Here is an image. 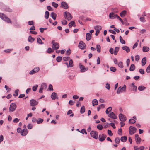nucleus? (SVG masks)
Returning <instances> with one entry per match:
<instances>
[{
    "label": "nucleus",
    "mask_w": 150,
    "mask_h": 150,
    "mask_svg": "<svg viewBox=\"0 0 150 150\" xmlns=\"http://www.w3.org/2000/svg\"><path fill=\"white\" fill-rule=\"evenodd\" d=\"M47 87V86L46 83H42L41 86V88L43 89H45Z\"/></svg>",
    "instance_id": "obj_38"
},
{
    "label": "nucleus",
    "mask_w": 150,
    "mask_h": 150,
    "mask_svg": "<svg viewBox=\"0 0 150 150\" xmlns=\"http://www.w3.org/2000/svg\"><path fill=\"white\" fill-rule=\"evenodd\" d=\"M17 106L15 103H11L10 104L9 108L10 112H11L14 111L16 109Z\"/></svg>",
    "instance_id": "obj_4"
},
{
    "label": "nucleus",
    "mask_w": 150,
    "mask_h": 150,
    "mask_svg": "<svg viewBox=\"0 0 150 150\" xmlns=\"http://www.w3.org/2000/svg\"><path fill=\"white\" fill-rule=\"evenodd\" d=\"M94 28L96 30H98V31H100L102 29V27L100 25H96L94 26Z\"/></svg>",
    "instance_id": "obj_27"
},
{
    "label": "nucleus",
    "mask_w": 150,
    "mask_h": 150,
    "mask_svg": "<svg viewBox=\"0 0 150 150\" xmlns=\"http://www.w3.org/2000/svg\"><path fill=\"white\" fill-rule=\"evenodd\" d=\"M119 50V48L118 47H116L115 48L114 52V54L115 55H116L117 54Z\"/></svg>",
    "instance_id": "obj_31"
},
{
    "label": "nucleus",
    "mask_w": 150,
    "mask_h": 150,
    "mask_svg": "<svg viewBox=\"0 0 150 150\" xmlns=\"http://www.w3.org/2000/svg\"><path fill=\"white\" fill-rule=\"evenodd\" d=\"M70 59V57H63L62 58V59L64 61H66L69 60Z\"/></svg>",
    "instance_id": "obj_52"
},
{
    "label": "nucleus",
    "mask_w": 150,
    "mask_h": 150,
    "mask_svg": "<svg viewBox=\"0 0 150 150\" xmlns=\"http://www.w3.org/2000/svg\"><path fill=\"white\" fill-rule=\"evenodd\" d=\"M54 52V50L52 48L49 47L47 49V52L48 53H50Z\"/></svg>",
    "instance_id": "obj_43"
},
{
    "label": "nucleus",
    "mask_w": 150,
    "mask_h": 150,
    "mask_svg": "<svg viewBox=\"0 0 150 150\" xmlns=\"http://www.w3.org/2000/svg\"><path fill=\"white\" fill-rule=\"evenodd\" d=\"M108 134L110 136H112L113 135V134L112 132V131L110 130H108Z\"/></svg>",
    "instance_id": "obj_51"
},
{
    "label": "nucleus",
    "mask_w": 150,
    "mask_h": 150,
    "mask_svg": "<svg viewBox=\"0 0 150 150\" xmlns=\"http://www.w3.org/2000/svg\"><path fill=\"white\" fill-rule=\"evenodd\" d=\"M146 71V72L148 73L150 72V64H149L147 67Z\"/></svg>",
    "instance_id": "obj_56"
},
{
    "label": "nucleus",
    "mask_w": 150,
    "mask_h": 150,
    "mask_svg": "<svg viewBox=\"0 0 150 150\" xmlns=\"http://www.w3.org/2000/svg\"><path fill=\"white\" fill-rule=\"evenodd\" d=\"M85 112V108L84 106H82L80 110V113L81 114L84 113Z\"/></svg>",
    "instance_id": "obj_34"
},
{
    "label": "nucleus",
    "mask_w": 150,
    "mask_h": 150,
    "mask_svg": "<svg viewBox=\"0 0 150 150\" xmlns=\"http://www.w3.org/2000/svg\"><path fill=\"white\" fill-rule=\"evenodd\" d=\"M52 5L55 8H57L58 6V4L54 2H52Z\"/></svg>",
    "instance_id": "obj_45"
},
{
    "label": "nucleus",
    "mask_w": 150,
    "mask_h": 150,
    "mask_svg": "<svg viewBox=\"0 0 150 150\" xmlns=\"http://www.w3.org/2000/svg\"><path fill=\"white\" fill-rule=\"evenodd\" d=\"M64 16L65 18L68 21L70 20L72 18V16L69 12H65L64 13Z\"/></svg>",
    "instance_id": "obj_2"
},
{
    "label": "nucleus",
    "mask_w": 150,
    "mask_h": 150,
    "mask_svg": "<svg viewBox=\"0 0 150 150\" xmlns=\"http://www.w3.org/2000/svg\"><path fill=\"white\" fill-rule=\"evenodd\" d=\"M38 86L37 85H36L35 86H33L32 88L33 91H36L38 87Z\"/></svg>",
    "instance_id": "obj_47"
},
{
    "label": "nucleus",
    "mask_w": 150,
    "mask_h": 150,
    "mask_svg": "<svg viewBox=\"0 0 150 150\" xmlns=\"http://www.w3.org/2000/svg\"><path fill=\"white\" fill-rule=\"evenodd\" d=\"M146 62V59L145 57L143 58L142 60V66H144L145 65Z\"/></svg>",
    "instance_id": "obj_23"
},
{
    "label": "nucleus",
    "mask_w": 150,
    "mask_h": 150,
    "mask_svg": "<svg viewBox=\"0 0 150 150\" xmlns=\"http://www.w3.org/2000/svg\"><path fill=\"white\" fill-rule=\"evenodd\" d=\"M91 137L95 139H97L98 137V133L97 132L95 131H92L90 133Z\"/></svg>",
    "instance_id": "obj_5"
},
{
    "label": "nucleus",
    "mask_w": 150,
    "mask_h": 150,
    "mask_svg": "<svg viewBox=\"0 0 150 150\" xmlns=\"http://www.w3.org/2000/svg\"><path fill=\"white\" fill-rule=\"evenodd\" d=\"M39 68L38 67H36L30 71L29 72V74L31 75L33 74L36 73L38 72L39 71Z\"/></svg>",
    "instance_id": "obj_12"
},
{
    "label": "nucleus",
    "mask_w": 150,
    "mask_h": 150,
    "mask_svg": "<svg viewBox=\"0 0 150 150\" xmlns=\"http://www.w3.org/2000/svg\"><path fill=\"white\" fill-rule=\"evenodd\" d=\"M117 64L119 67L121 68H122L123 67V64L122 62H119Z\"/></svg>",
    "instance_id": "obj_36"
},
{
    "label": "nucleus",
    "mask_w": 150,
    "mask_h": 150,
    "mask_svg": "<svg viewBox=\"0 0 150 150\" xmlns=\"http://www.w3.org/2000/svg\"><path fill=\"white\" fill-rule=\"evenodd\" d=\"M28 133V130L26 129H25L22 130L21 134V135L25 136Z\"/></svg>",
    "instance_id": "obj_19"
},
{
    "label": "nucleus",
    "mask_w": 150,
    "mask_h": 150,
    "mask_svg": "<svg viewBox=\"0 0 150 150\" xmlns=\"http://www.w3.org/2000/svg\"><path fill=\"white\" fill-rule=\"evenodd\" d=\"M62 59V57L60 56H58L56 58V61L58 62H60Z\"/></svg>",
    "instance_id": "obj_50"
},
{
    "label": "nucleus",
    "mask_w": 150,
    "mask_h": 150,
    "mask_svg": "<svg viewBox=\"0 0 150 150\" xmlns=\"http://www.w3.org/2000/svg\"><path fill=\"white\" fill-rule=\"evenodd\" d=\"M118 133L119 135H122V130L121 128L119 129Z\"/></svg>",
    "instance_id": "obj_59"
},
{
    "label": "nucleus",
    "mask_w": 150,
    "mask_h": 150,
    "mask_svg": "<svg viewBox=\"0 0 150 150\" xmlns=\"http://www.w3.org/2000/svg\"><path fill=\"white\" fill-rule=\"evenodd\" d=\"M122 49L125 50L127 52H129L130 51L129 48L127 46H124L122 47Z\"/></svg>",
    "instance_id": "obj_20"
},
{
    "label": "nucleus",
    "mask_w": 150,
    "mask_h": 150,
    "mask_svg": "<svg viewBox=\"0 0 150 150\" xmlns=\"http://www.w3.org/2000/svg\"><path fill=\"white\" fill-rule=\"evenodd\" d=\"M49 16V12L48 11H46L45 12V18L46 19H47L48 18Z\"/></svg>",
    "instance_id": "obj_41"
},
{
    "label": "nucleus",
    "mask_w": 150,
    "mask_h": 150,
    "mask_svg": "<svg viewBox=\"0 0 150 150\" xmlns=\"http://www.w3.org/2000/svg\"><path fill=\"white\" fill-rule=\"evenodd\" d=\"M51 44L52 45V47L53 50H56L59 48V43L55 42L54 40L52 41Z\"/></svg>",
    "instance_id": "obj_3"
},
{
    "label": "nucleus",
    "mask_w": 150,
    "mask_h": 150,
    "mask_svg": "<svg viewBox=\"0 0 150 150\" xmlns=\"http://www.w3.org/2000/svg\"><path fill=\"white\" fill-rule=\"evenodd\" d=\"M35 40V38H34L30 36H29L28 38V41L30 42H33Z\"/></svg>",
    "instance_id": "obj_25"
},
{
    "label": "nucleus",
    "mask_w": 150,
    "mask_h": 150,
    "mask_svg": "<svg viewBox=\"0 0 150 150\" xmlns=\"http://www.w3.org/2000/svg\"><path fill=\"white\" fill-rule=\"evenodd\" d=\"M78 46L79 48L81 49H83L85 48L86 45L85 43L82 41H80L79 43Z\"/></svg>",
    "instance_id": "obj_10"
},
{
    "label": "nucleus",
    "mask_w": 150,
    "mask_h": 150,
    "mask_svg": "<svg viewBox=\"0 0 150 150\" xmlns=\"http://www.w3.org/2000/svg\"><path fill=\"white\" fill-rule=\"evenodd\" d=\"M96 48L97 51L98 52H100V46L99 45H96Z\"/></svg>",
    "instance_id": "obj_40"
},
{
    "label": "nucleus",
    "mask_w": 150,
    "mask_h": 150,
    "mask_svg": "<svg viewBox=\"0 0 150 150\" xmlns=\"http://www.w3.org/2000/svg\"><path fill=\"white\" fill-rule=\"evenodd\" d=\"M120 38V42L124 44H125V41L123 40L122 37L120 36L119 37Z\"/></svg>",
    "instance_id": "obj_37"
},
{
    "label": "nucleus",
    "mask_w": 150,
    "mask_h": 150,
    "mask_svg": "<svg viewBox=\"0 0 150 150\" xmlns=\"http://www.w3.org/2000/svg\"><path fill=\"white\" fill-rule=\"evenodd\" d=\"M43 121V120L42 119H39V120H38L37 121V123L39 124L42 123Z\"/></svg>",
    "instance_id": "obj_57"
},
{
    "label": "nucleus",
    "mask_w": 150,
    "mask_h": 150,
    "mask_svg": "<svg viewBox=\"0 0 150 150\" xmlns=\"http://www.w3.org/2000/svg\"><path fill=\"white\" fill-rule=\"evenodd\" d=\"M135 139L136 141V142L137 144H139L140 143V141L141 140V139L139 137V135L136 134L135 135Z\"/></svg>",
    "instance_id": "obj_13"
},
{
    "label": "nucleus",
    "mask_w": 150,
    "mask_h": 150,
    "mask_svg": "<svg viewBox=\"0 0 150 150\" xmlns=\"http://www.w3.org/2000/svg\"><path fill=\"white\" fill-rule=\"evenodd\" d=\"M139 72L142 74H144V70L142 69H139Z\"/></svg>",
    "instance_id": "obj_61"
},
{
    "label": "nucleus",
    "mask_w": 150,
    "mask_h": 150,
    "mask_svg": "<svg viewBox=\"0 0 150 150\" xmlns=\"http://www.w3.org/2000/svg\"><path fill=\"white\" fill-rule=\"evenodd\" d=\"M86 40L87 41L90 40L91 38V35L89 33H87L86 34Z\"/></svg>",
    "instance_id": "obj_24"
},
{
    "label": "nucleus",
    "mask_w": 150,
    "mask_h": 150,
    "mask_svg": "<svg viewBox=\"0 0 150 150\" xmlns=\"http://www.w3.org/2000/svg\"><path fill=\"white\" fill-rule=\"evenodd\" d=\"M149 50V48L147 47L144 46L143 47L142 50L144 52H146L148 51Z\"/></svg>",
    "instance_id": "obj_30"
},
{
    "label": "nucleus",
    "mask_w": 150,
    "mask_h": 150,
    "mask_svg": "<svg viewBox=\"0 0 150 150\" xmlns=\"http://www.w3.org/2000/svg\"><path fill=\"white\" fill-rule=\"evenodd\" d=\"M71 53V50L70 49H68L66 52V54L67 55H69Z\"/></svg>",
    "instance_id": "obj_53"
},
{
    "label": "nucleus",
    "mask_w": 150,
    "mask_h": 150,
    "mask_svg": "<svg viewBox=\"0 0 150 150\" xmlns=\"http://www.w3.org/2000/svg\"><path fill=\"white\" fill-rule=\"evenodd\" d=\"M0 17L4 21L7 23H11L10 19L6 15L0 13Z\"/></svg>",
    "instance_id": "obj_1"
},
{
    "label": "nucleus",
    "mask_w": 150,
    "mask_h": 150,
    "mask_svg": "<svg viewBox=\"0 0 150 150\" xmlns=\"http://www.w3.org/2000/svg\"><path fill=\"white\" fill-rule=\"evenodd\" d=\"M135 66L134 64H132L129 68V70L131 71H133L135 69Z\"/></svg>",
    "instance_id": "obj_29"
},
{
    "label": "nucleus",
    "mask_w": 150,
    "mask_h": 150,
    "mask_svg": "<svg viewBox=\"0 0 150 150\" xmlns=\"http://www.w3.org/2000/svg\"><path fill=\"white\" fill-rule=\"evenodd\" d=\"M112 109V108L111 107H109L106 110V113L107 114H108L109 112L111 111Z\"/></svg>",
    "instance_id": "obj_32"
},
{
    "label": "nucleus",
    "mask_w": 150,
    "mask_h": 150,
    "mask_svg": "<svg viewBox=\"0 0 150 150\" xmlns=\"http://www.w3.org/2000/svg\"><path fill=\"white\" fill-rule=\"evenodd\" d=\"M108 116L114 119H115L117 118V117L116 116L115 113L113 112H111L108 115Z\"/></svg>",
    "instance_id": "obj_18"
},
{
    "label": "nucleus",
    "mask_w": 150,
    "mask_h": 150,
    "mask_svg": "<svg viewBox=\"0 0 150 150\" xmlns=\"http://www.w3.org/2000/svg\"><path fill=\"white\" fill-rule=\"evenodd\" d=\"M129 122L131 123H134L136 122V121L135 119H131L129 120Z\"/></svg>",
    "instance_id": "obj_44"
},
{
    "label": "nucleus",
    "mask_w": 150,
    "mask_h": 150,
    "mask_svg": "<svg viewBox=\"0 0 150 150\" xmlns=\"http://www.w3.org/2000/svg\"><path fill=\"white\" fill-rule=\"evenodd\" d=\"M126 14V12L125 11H122L120 14V15L121 17H124Z\"/></svg>",
    "instance_id": "obj_28"
},
{
    "label": "nucleus",
    "mask_w": 150,
    "mask_h": 150,
    "mask_svg": "<svg viewBox=\"0 0 150 150\" xmlns=\"http://www.w3.org/2000/svg\"><path fill=\"white\" fill-rule=\"evenodd\" d=\"M80 132L83 134H85L86 135L87 134V132L86 131L85 129H83L81 130Z\"/></svg>",
    "instance_id": "obj_54"
},
{
    "label": "nucleus",
    "mask_w": 150,
    "mask_h": 150,
    "mask_svg": "<svg viewBox=\"0 0 150 150\" xmlns=\"http://www.w3.org/2000/svg\"><path fill=\"white\" fill-rule=\"evenodd\" d=\"M142 17H141L140 18V20L142 22H144L145 21V19L143 17V15H142Z\"/></svg>",
    "instance_id": "obj_55"
},
{
    "label": "nucleus",
    "mask_w": 150,
    "mask_h": 150,
    "mask_svg": "<svg viewBox=\"0 0 150 150\" xmlns=\"http://www.w3.org/2000/svg\"><path fill=\"white\" fill-rule=\"evenodd\" d=\"M51 97V98L53 100H55L56 99H58L57 94L55 92H53L52 93Z\"/></svg>",
    "instance_id": "obj_17"
},
{
    "label": "nucleus",
    "mask_w": 150,
    "mask_h": 150,
    "mask_svg": "<svg viewBox=\"0 0 150 150\" xmlns=\"http://www.w3.org/2000/svg\"><path fill=\"white\" fill-rule=\"evenodd\" d=\"M117 15L113 13H110L109 15V18L110 19H114L117 18Z\"/></svg>",
    "instance_id": "obj_14"
},
{
    "label": "nucleus",
    "mask_w": 150,
    "mask_h": 150,
    "mask_svg": "<svg viewBox=\"0 0 150 150\" xmlns=\"http://www.w3.org/2000/svg\"><path fill=\"white\" fill-rule=\"evenodd\" d=\"M119 117L120 120L121 121L124 122L126 120V117L122 114H120L119 115Z\"/></svg>",
    "instance_id": "obj_11"
},
{
    "label": "nucleus",
    "mask_w": 150,
    "mask_h": 150,
    "mask_svg": "<svg viewBox=\"0 0 150 150\" xmlns=\"http://www.w3.org/2000/svg\"><path fill=\"white\" fill-rule=\"evenodd\" d=\"M98 102L96 99H94L92 101V105L94 106L98 105Z\"/></svg>",
    "instance_id": "obj_22"
},
{
    "label": "nucleus",
    "mask_w": 150,
    "mask_h": 150,
    "mask_svg": "<svg viewBox=\"0 0 150 150\" xmlns=\"http://www.w3.org/2000/svg\"><path fill=\"white\" fill-rule=\"evenodd\" d=\"M110 70L113 72H115L116 71V69L115 67H110Z\"/></svg>",
    "instance_id": "obj_46"
},
{
    "label": "nucleus",
    "mask_w": 150,
    "mask_h": 150,
    "mask_svg": "<svg viewBox=\"0 0 150 150\" xmlns=\"http://www.w3.org/2000/svg\"><path fill=\"white\" fill-rule=\"evenodd\" d=\"M127 139V137L126 136L122 137L120 139V140L123 142H125Z\"/></svg>",
    "instance_id": "obj_35"
},
{
    "label": "nucleus",
    "mask_w": 150,
    "mask_h": 150,
    "mask_svg": "<svg viewBox=\"0 0 150 150\" xmlns=\"http://www.w3.org/2000/svg\"><path fill=\"white\" fill-rule=\"evenodd\" d=\"M69 66L70 67H73V61L71 59L69 61Z\"/></svg>",
    "instance_id": "obj_49"
},
{
    "label": "nucleus",
    "mask_w": 150,
    "mask_h": 150,
    "mask_svg": "<svg viewBox=\"0 0 150 150\" xmlns=\"http://www.w3.org/2000/svg\"><path fill=\"white\" fill-rule=\"evenodd\" d=\"M30 105L32 106L37 105L38 103V101L34 99H31L30 100Z\"/></svg>",
    "instance_id": "obj_8"
},
{
    "label": "nucleus",
    "mask_w": 150,
    "mask_h": 150,
    "mask_svg": "<svg viewBox=\"0 0 150 150\" xmlns=\"http://www.w3.org/2000/svg\"><path fill=\"white\" fill-rule=\"evenodd\" d=\"M139 59V56L138 55H137L135 57V60L138 61Z\"/></svg>",
    "instance_id": "obj_62"
},
{
    "label": "nucleus",
    "mask_w": 150,
    "mask_h": 150,
    "mask_svg": "<svg viewBox=\"0 0 150 150\" xmlns=\"http://www.w3.org/2000/svg\"><path fill=\"white\" fill-rule=\"evenodd\" d=\"M115 142L117 144H118L120 142V139L118 137L116 138L115 139Z\"/></svg>",
    "instance_id": "obj_58"
},
{
    "label": "nucleus",
    "mask_w": 150,
    "mask_h": 150,
    "mask_svg": "<svg viewBox=\"0 0 150 150\" xmlns=\"http://www.w3.org/2000/svg\"><path fill=\"white\" fill-rule=\"evenodd\" d=\"M50 16L54 20H56L57 17V15L54 13L53 12H52L50 14Z\"/></svg>",
    "instance_id": "obj_21"
},
{
    "label": "nucleus",
    "mask_w": 150,
    "mask_h": 150,
    "mask_svg": "<svg viewBox=\"0 0 150 150\" xmlns=\"http://www.w3.org/2000/svg\"><path fill=\"white\" fill-rule=\"evenodd\" d=\"M73 26L74 27L75 26V22L74 21H71L69 24V27L71 28Z\"/></svg>",
    "instance_id": "obj_26"
},
{
    "label": "nucleus",
    "mask_w": 150,
    "mask_h": 150,
    "mask_svg": "<svg viewBox=\"0 0 150 150\" xmlns=\"http://www.w3.org/2000/svg\"><path fill=\"white\" fill-rule=\"evenodd\" d=\"M19 90L18 89H16L15 91V93L13 94V95L14 96H16L18 95Z\"/></svg>",
    "instance_id": "obj_48"
},
{
    "label": "nucleus",
    "mask_w": 150,
    "mask_h": 150,
    "mask_svg": "<svg viewBox=\"0 0 150 150\" xmlns=\"http://www.w3.org/2000/svg\"><path fill=\"white\" fill-rule=\"evenodd\" d=\"M5 10L6 11H8V12H11L12 11V9H11L9 8H6L5 9Z\"/></svg>",
    "instance_id": "obj_60"
},
{
    "label": "nucleus",
    "mask_w": 150,
    "mask_h": 150,
    "mask_svg": "<svg viewBox=\"0 0 150 150\" xmlns=\"http://www.w3.org/2000/svg\"><path fill=\"white\" fill-rule=\"evenodd\" d=\"M32 127L33 126L30 124H29L27 126L28 128V129H31L32 128Z\"/></svg>",
    "instance_id": "obj_63"
},
{
    "label": "nucleus",
    "mask_w": 150,
    "mask_h": 150,
    "mask_svg": "<svg viewBox=\"0 0 150 150\" xmlns=\"http://www.w3.org/2000/svg\"><path fill=\"white\" fill-rule=\"evenodd\" d=\"M106 137V135L103 134H100L99 136V140L100 141H103Z\"/></svg>",
    "instance_id": "obj_9"
},
{
    "label": "nucleus",
    "mask_w": 150,
    "mask_h": 150,
    "mask_svg": "<svg viewBox=\"0 0 150 150\" xmlns=\"http://www.w3.org/2000/svg\"><path fill=\"white\" fill-rule=\"evenodd\" d=\"M61 5L63 8L64 9H67L68 8V6L66 2L63 1L61 3Z\"/></svg>",
    "instance_id": "obj_16"
},
{
    "label": "nucleus",
    "mask_w": 150,
    "mask_h": 150,
    "mask_svg": "<svg viewBox=\"0 0 150 150\" xmlns=\"http://www.w3.org/2000/svg\"><path fill=\"white\" fill-rule=\"evenodd\" d=\"M146 88L143 86H140L138 88V89L140 91H142L145 89Z\"/></svg>",
    "instance_id": "obj_33"
},
{
    "label": "nucleus",
    "mask_w": 150,
    "mask_h": 150,
    "mask_svg": "<svg viewBox=\"0 0 150 150\" xmlns=\"http://www.w3.org/2000/svg\"><path fill=\"white\" fill-rule=\"evenodd\" d=\"M136 131V129L134 127L130 126L129 128V134L132 135Z\"/></svg>",
    "instance_id": "obj_7"
},
{
    "label": "nucleus",
    "mask_w": 150,
    "mask_h": 150,
    "mask_svg": "<svg viewBox=\"0 0 150 150\" xmlns=\"http://www.w3.org/2000/svg\"><path fill=\"white\" fill-rule=\"evenodd\" d=\"M79 67L81 69V71L82 72H84L88 70L87 68H85L84 66L82 65H79Z\"/></svg>",
    "instance_id": "obj_15"
},
{
    "label": "nucleus",
    "mask_w": 150,
    "mask_h": 150,
    "mask_svg": "<svg viewBox=\"0 0 150 150\" xmlns=\"http://www.w3.org/2000/svg\"><path fill=\"white\" fill-rule=\"evenodd\" d=\"M105 87L106 88L108 89V90H109L110 88V86L109 84L107 83L106 84Z\"/></svg>",
    "instance_id": "obj_64"
},
{
    "label": "nucleus",
    "mask_w": 150,
    "mask_h": 150,
    "mask_svg": "<svg viewBox=\"0 0 150 150\" xmlns=\"http://www.w3.org/2000/svg\"><path fill=\"white\" fill-rule=\"evenodd\" d=\"M97 128L99 130H101L103 128L102 125L100 124H98L97 126Z\"/></svg>",
    "instance_id": "obj_42"
},
{
    "label": "nucleus",
    "mask_w": 150,
    "mask_h": 150,
    "mask_svg": "<svg viewBox=\"0 0 150 150\" xmlns=\"http://www.w3.org/2000/svg\"><path fill=\"white\" fill-rule=\"evenodd\" d=\"M126 88V86L125 85H124L122 87H119L118 88L117 93L119 94L120 93H121L124 91H125Z\"/></svg>",
    "instance_id": "obj_6"
},
{
    "label": "nucleus",
    "mask_w": 150,
    "mask_h": 150,
    "mask_svg": "<svg viewBox=\"0 0 150 150\" xmlns=\"http://www.w3.org/2000/svg\"><path fill=\"white\" fill-rule=\"evenodd\" d=\"M37 40V42L38 43L41 44H43V43L42 42L41 39L40 38H38Z\"/></svg>",
    "instance_id": "obj_39"
}]
</instances>
